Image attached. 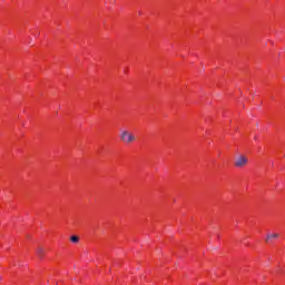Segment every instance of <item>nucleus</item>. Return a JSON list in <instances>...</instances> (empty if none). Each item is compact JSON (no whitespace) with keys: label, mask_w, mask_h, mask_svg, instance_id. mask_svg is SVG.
Segmentation results:
<instances>
[{"label":"nucleus","mask_w":285,"mask_h":285,"mask_svg":"<svg viewBox=\"0 0 285 285\" xmlns=\"http://www.w3.org/2000/svg\"><path fill=\"white\" fill-rule=\"evenodd\" d=\"M278 237H279V234H277V233L267 234L265 242L268 244V242H271L272 239H277Z\"/></svg>","instance_id":"7ed1b4c3"},{"label":"nucleus","mask_w":285,"mask_h":285,"mask_svg":"<svg viewBox=\"0 0 285 285\" xmlns=\"http://www.w3.org/2000/svg\"><path fill=\"white\" fill-rule=\"evenodd\" d=\"M70 242H72V244H78L79 243V236H71Z\"/></svg>","instance_id":"39448f33"},{"label":"nucleus","mask_w":285,"mask_h":285,"mask_svg":"<svg viewBox=\"0 0 285 285\" xmlns=\"http://www.w3.org/2000/svg\"><path fill=\"white\" fill-rule=\"evenodd\" d=\"M120 139L121 141H124L125 144H132V141H135L137 138L135 137V135H132L131 132H129L128 130H122L120 132Z\"/></svg>","instance_id":"f257e3e1"},{"label":"nucleus","mask_w":285,"mask_h":285,"mask_svg":"<svg viewBox=\"0 0 285 285\" xmlns=\"http://www.w3.org/2000/svg\"><path fill=\"white\" fill-rule=\"evenodd\" d=\"M247 165H248V157H246L245 155L238 156L234 161V166L236 168H244V166H247Z\"/></svg>","instance_id":"f03ea898"},{"label":"nucleus","mask_w":285,"mask_h":285,"mask_svg":"<svg viewBox=\"0 0 285 285\" xmlns=\"http://www.w3.org/2000/svg\"><path fill=\"white\" fill-rule=\"evenodd\" d=\"M36 254L38 255V257L43 258V255L46 254V250L43 249V247H38L36 249Z\"/></svg>","instance_id":"20e7f679"}]
</instances>
